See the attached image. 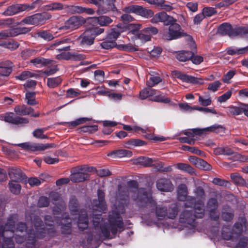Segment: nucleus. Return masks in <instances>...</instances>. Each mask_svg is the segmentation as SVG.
<instances>
[{
	"label": "nucleus",
	"instance_id": "20e7f679",
	"mask_svg": "<svg viewBox=\"0 0 248 248\" xmlns=\"http://www.w3.org/2000/svg\"><path fill=\"white\" fill-rule=\"evenodd\" d=\"M247 31V29L245 27L232 29L231 26L226 23L221 24L218 29V31L220 33L228 34L230 37L243 35Z\"/></svg>",
	"mask_w": 248,
	"mask_h": 248
},
{
	"label": "nucleus",
	"instance_id": "72a5a7b5",
	"mask_svg": "<svg viewBox=\"0 0 248 248\" xmlns=\"http://www.w3.org/2000/svg\"><path fill=\"white\" fill-rule=\"evenodd\" d=\"M63 9V5L60 2H53L44 6V9L47 11H59Z\"/></svg>",
	"mask_w": 248,
	"mask_h": 248
},
{
	"label": "nucleus",
	"instance_id": "37998d69",
	"mask_svg": "<svg viewBox=\"0 0 248 248\" xmlns=\"http://www.w3.org/2000/svg\"><path fill=\"white\" fill-rule=\"evenodd\" d=\"M161 81V79L159 77L151 75L150 78L147 81V85L149 87H153L159 83Z\"/></svg>",
	"mask_w": 248,
	"mask_h": 248
},
{
	"label": "nucleus",
	"instance_id": "49530a36",
	"mask_svg": "<svg viewBox=\"0 0 248 248\" xmlns=\"http://www.w3.org/2000/svg\"><path fill=\"white\" fill-rule=\"evenodd\" d=\"M152 101L158 102H162L164 103H168L170 102V99L166 97L163 93H160L158 95H155L152 99Z\"/></svg>",
	"mask_w": 248,
	"mask_h": 248
},
{
	"label": "nucleus",
	"instance_id": "c85d7f7f",
	"mask_svg": "<svg viewBox=\"0 0 248 248\" xmlns=\"http://www.w3.org/2000/svg\"><path fill=\"white\" fill-rule=\"evenodd\" d=\"M123 128L125 130L128 131H135V132H140L142 134H145L147 132H150V129L148 127L143 128L137 125H124Z\"/></svg>",
	"mask_w": 248,
	"mask_h": 248
},
{
	"label": "nucleus",
	"instance_id": "bb28decb",
	"mask_svg": "<svg viewBox=\"0 0 248 248\" xmlns=\"http://www.w3.org/2000/svg\"><path fill=\"white\" fill-rule=\"evenodd\" d=\"M217 201L215 198H212L208 202V208L210 211V217L213 220H217L218 218V214L215 212L217 207Z\"/></svg>",
	"mask_w": 248,
	"mask_h": 248
},
{
	"label": "nucleus",
	"instance_id": "aec40b11",
	"mask_svg": "<svg viewBox=\"0 0 248 248\" xmlns=\"http://www.w3.org/2000/svg\"><path fill=\"white\" fill-rule=\"evenodd\" d=\"M115 1L116 0H106V2H104V4H102L101 8L97 11V12L105 14L109 11H112L119 14L120 12L117 9L114 4Z\"/></svg>",
	"mask_w": 248,
	"mask_h": 248
},
{
	"label": "nucleus",
	"instance_id": "052dcab7",
	"mask_svg": "<svg viewBox=\"0 0 248 248\" xmlns=\"http://www.w3.org/2000/svg\"><path fill=\"white\" fill-rule=\"evenodd\" d=\"M83 7L81 6H70L69 7V10L72 14H82L83 13Z\"/></svg>",
	"mask_w": 248,
	"mask_h": 248
},
{
	"label": "nucleus",
	"instance_id": "69168bd1",
	"mask_svg": "<svg viewBox=\"0 0 248 248\" xmlns=\"http://www.w3.org/2000/svg\"><path fill=\"white\" fill-rule=\"evenodd\" d=\"M34 137L36 138L44 139L47 138V137L44 134V130L42 129H38L34 130L33 132Z\"/></svg>",
	"mask_w": 248,
	"mask_h": 248
},
{
	"label": "nucleus",
	"instance_id": "a18cd8bd",
	"mask_svg": "<svg viewBox=\"0 0 248 248\" xmlns=\"http://www.w3.org/2000/svg\"><path fill=\"white\" fill-rule=\"evenodd\" d=\"M231 177L232 181L237 185L242 186L246 183L245 180L237 173L231 174Z\"/></svg>",
	"mask_w": 248,
	"mask_h": 248
},
{
	"label": "nucleus",
	"instance_id": "473e14b6",
	"mask_svg": "<svg viewBox=\"0 0 248 248\" xmlns=\"http://www.w3.org/2000/svg\"><path fill=\"white\" fill-rule=\"evenodd\" d=\"M192 56V52L186 51H181L178 52L176 55L177 59L182 62H185L190 60Z\"/></svg>",
	"mask_w": 248,
	"mask_h": 248
},
{
	"label": "nucleus",
	"instance_id": "864d4df0",
	"mask_svg": "<svg viewBox=\"0 0 248 248\" xmlns=\"http://www.w3.org/2000/svg\"><path fill=\"white\" fill-rule=\"evenodd\" d=\"M94 76L95 79L99 82H102L105 79L104 72L101 70H97L94 72Z\"/></svg>",
	"mask_w": 248,
	"mask_h": 248
},
{
	"label": "nucleus",
	"instance_id": "b1692460",
	"mask_svg": "<svg viewBox=\"0 0 248 248\" xmlns=\"http://www.w3.org/2000/svg\"><path fill=\"white\" fill-rule=\"evenodd\" d=\"M9 176L11 182L16 183L23 181L25 175L20 169H12L9 172Z\"/></svg>",
	"mask_w": 248,
	"mask_h": 248
},
{
	"label": "nucleus",
	"instance_id": "774afa93",
	"mask_svg": "<svg viewBox=\"0 0 248 248\" xmlns=\"http://www.w3.org/2000/svg\"><path fill=\"white\" fill-rule=\"evenodd\" d=\"M192 62L195 64H200L203 60V57L199 55H195L192 53V56L190 59Z\"/></svg>",
	"mask_w": 248,
	"mask_h": 248
},
{
	"label": "nucleus",
	"instance_id": "0eeeda50",
	"mask_svg": "<svg viewBox=\"0 0 248 248\" xmlns=\"http://www.w3.org/2000/svg\"><path fill=\"white\" fill-rule=\"evenodd\" d=\"M197 192L198 193L197 198L199 199V196L200 197L199 199L198 200L197 203H195L193 205V216L196 218H202L203 217L204 215V209L203 208L204 191L202 188H198L197 189Z\"/></svg>",
	"mask_w": 248,
	"mask_h": 248
},
{
	"label": "nucleus",
	"instance_id": "dca6fc26",
	"mask_svg": "<svg viewBox=\"0 0 248 248\" xmlns=\"http://www.w3.org/2000/svg\"><path fill=\"white\" fill-rule=\"evenodd\" d=\"M166 211V208L161 205H159L156 207L155 213L159 219H161L162 217H165L166 216L170 218H173L177 213L176 208L169 209V215L167 214Z\"/></svg>",
	"mask_w": 248,
	"mask_h": 248
},
{
	"label": "nucleus",
	"instance_id": "680f3d73",
	"mask_svg": "<svg viewBox=\"0 0 248 248\" xmlns=\"http://www.w3.org/2000/svg\"><path fill=\"white\" fill-rule=\"evenodd\" d=\"M216 13V11L214 8L205 7L204 8L202 11V14L204 16H211Z\"/></svg>",
	"mask_w": 248,
	"mask_h": 248
},
{
	"label": "nucleus",
	"instance_id": "f03ea898",
	"mask_svg": "<svg viewBox=\"0 0 248 248\" xmlns=\"http://www.w3.org/2000/svg\"><path fill=\"white\" fill-rule=\"evenodd\" d=\"M128 185V187L123 186H119L118 198L122 201L121 203L125 204L130 195L139 205L143 206V202L151 204L154 202L151 197L150 191H145L143 188H138V184L136 181L129 182Z\"/></svg>",
	"mask_w": 248,
	"mask_h": 248
},
{
	"label": "nucleus",
	"instance_id": "2f4dec72",
	"mask_svg": "<svg viewBox=\"0 0 248 248\" xmlns=\"http://www.w3.org/2000/svg\"><path fill=\"white\" fill-rule=\"evenodd\" d=\"M34 15L35 21L37 25L43 24L45 21L51 18L50 14L46 13L42 14H37Z\"/></svg>",
	"mask_w": 248,
	"mask_h": 248
},
{
	"label": "nucleus",
	"instance_id": "0e129e2a",
	"mask_svg": "<svg viewBox=\"0 0 248 248\" xmlns=\"http://www.w3.org/2000/svg\"><path fill=\"white\" fill-rule=\"evenodd\" d=\"M199 95V102L200 104L204 106H207L211 105L212 101L210 97L207 98H203L201 95Z\"/></svg>",
	"mask_w": 248,
	"mask_h": 248
},
{
	"label": "nucleus",
	"instance_id": "338daca9",
	"mask_svg": "<svg viewBox=\"0 0 248 248\" xmlns=\"http://www.w3.org/2000/svg\"><path fill=\"white\" fill-rule=\"evenodd\" d=\"M235 71L233 70H230L228 71L224 76L222 78L223 81L225 83H229V80L234 76Z\"/></svg>",
	"mask_w": 248,
	"mask_h": 248
},
{
	"label": "nucleus",
	"instance_id": "de8ad7c7",
	"mask_svg": "<svg viewBox=\"0 0 248 248\" xmlns=\"http://www.w3.org/2000/svg\"><path fill=\"white\" fill-rule=\"evenodd\" d=\"M176 167L178 169L188 172L190 174H193L194 172V169L189 165L185 163H178L176 165Z\"/></svg>",
	"mask_w": 248,
	"mask_h": 248
},
{
	"label": "nucleus",
	"instance_id": "393cba45",
	"mask_svg": "<svg viewBox=\"0 0 248 248\" xmlns=\"http://www.w3.org/2000/svg\"><path fill=\"white\" fill-rule=\"evenodd\" d=\"M13 63L10 61H5L0 62V75L8 76L12 71Z\"/></svg>",
	"mask_w": 248,
	"mask_h": 248
},
{
	"label": "nucleus",
	"instance_id": "3c124183",
	"mask_svg": "<svg viewBox=\"0 0 248 248\" xmlns=\"http://www.w3.org/2000/svg\"><path fill=\"white\" fill-rule=\"evenodd\" d=\"M9 187L11 191L14 194H17L20 192L21 186L16 182H10Z\"/></svg>",
	"mask_w": 248,
	"mask_h": 248
},
{
	"label": "nucleus",
	"instance_id": "f3484780",
	"mask_svg": "<svg viewBox=\"0 0 248 248\" xmlns=\"http://www.w3.org/2000/svg\"><path fill=\"white\" fill-rule=\"evenodd\" d=\"M34 8L33 5L30 6L26 4H15L9 6L4 12V14L7 16L14 15L18 12L23 11L27 9H32Z\"/></svg>",
	"mask_w": 248,
	"mask_h": 248
},
{
	"label": "nucleus",
	"instance_id": "5701e85b",
	"mask_svg": "<svg viewBox=\"0 0 248 248\" xmlns=\"http://www.w3.org/2000/svg\"><path fill=\"white\" fill-rule=\"evenodd\" d=\"M189 161L198 168L205 170H209L211 166L203 159L199 158L195 156H190L188 158Z\"/></svg>",
	"mask_w": 248,
	"mask_h": 248
},
{
	"label": "nucleus",
	"instance_id": "603ef678",
	"mask_svg": "<svg viewBox=\"0 0 248 248\" xmlns=\"http://www.w3.org/2000/svg\"><path fill=\"white\" fill-rule=\"evenodd\" d=\"M1 45L3 46L4 47L11 50L16 49L19 46L18 43L14 41L6 42Z\"/></svg>",
	"mask_w": 248,
	"mask_h": 248
},
{
	"label": "nucleus",
	"instance_id": "7c9ffc66",
	"mask_svg": "<svg viewBox=\"0 0 248 248\" xmlns=\"http://www.w3.org/2000/svg\"><path fill=\"white\" fill-rule=\"evenodd\" d=\"M187 190L185 185H180L177 189V198L179 201H185L186 198Z\"/></svg>",
	"mask_w": 248,
	"mask_h": 248
},
{
	"label": "nucleus",
	"instance_id": "39448f33",
	"mask_svg": "<svg viewBox=\"0 0 248 248\" xmlns=\"http://www.w3.org/2000/svg\"><path fill=\"white\" fill-rule=\"evenodd\" d=\"M123 11L127 13H133L145 18H149L154 15V12L140 5H129L125 7Z\"/></svg>",
	"mask_w": 248,
	"mask_h": 248
},
{
	"label": "nucleus",
	"instance_id": "09e8293b",
	"mask_svg": "<svg viewBox=\"0 0 248 248\" xmlns=\"http://www.w3.org/2000/svg\"><path fill=\"white\" fill-rule=\"evenodd\" d=\"M124 95L121 93H116L114 92L109 93L108 95V99L114 102H119L122 99Z\"/></svg>",
	"mask_w": 248,
	"mask_h": 248
},
{
	"label": "nucleus",
	"instance_id": "1a4fd4ad",
	"mask_svg": "<svg viewBox=\"0 0 248 248\" xmlns=\"http://www.w3.org/2000/svg\"><path fill=\"white\" fill-rule=\"evenodd\" d=\"M10 226L7 224L5 226V230L3 232L2 235L0 234V248H14V243L11 238H6L5 235H7L9 231L11 233L13 230V223L12 222L9 223Z\"/></svg>",
	"mask_w": 248,
	"mask_h": 248
},
{
	"label": "nucleus",
	"instance_id": "c756f323",
	"mask_svg": "<svg viewBox=\"0 0 248 248\" xmlns=\"http://www.w3.org/2000/svg\"><path fill=\"white\" fill-rule=\"evenodd\" d=\"M34 109L31 108H27L25 106H16L15 108V111L18 115H29L33 111Z\"/></svg>",
	"mask_w": 248,
	"mask_h": 248
},
{
	"label": "nucleus",
	"instance_id": "2eb2a0df",
	"mask_svg": "<svg viewBox=\"0 0 248 248\" xmlns=\"http://www.w3.org/2000/svg\"><path fill=\"white\" fill-rule=\"evenodd\" d=\"M71 213L73 216H77L78 215V225L79 229L82 230L87 228L88 226V220L87 218V213L85 211H81L79 214L78 210H71Z\"/></svg>",
	"mask_w": 248,
	"mask_h": 248
},
{
	"label": "nucleus",
	"instance_id": "9b49d317",
	"mask_svg": "<svg viewBox=\"0 0 248 248\" xmlns=\"http://www.w3.org/2000/svg\"><path fill=\"white\" fill-rule=\"evenodd\" d=\"M157 32L158 30L155 27H149L142 30L140 33L136 34V38L142 43H145L150 41L152 36Z\"/></svg>",
	"mask_w": 248,
	"mask_h": 248
},
{
	"label": "nucleus",
	"instance_id": "4be33fe9",
	"mask_svg": "<svg viewBox=\"0 0 248 248\" xmlns=\"http://www.w3.org/2000/svg\"><path fill=\"white\" fill-rule=\"evenodd\" d=\"M78 38L80 40V44L82 46L91 45L94 40L89 30L84 31Z\"/></svg>",
	"mask_w": 248,
	"mask_h": 248
},
{
	"label": "nucleus",
	"instance_id": "412c9836",
	"mask_svg": "<svg viewBox=\"0 0 248 248\" xmlns=\"http://www.w3.org/2000/svg\"><path fill=\"white\" fill-rule=\"evenodd\" d=\"M156 186L158 190L161 191H171L173 186L171 182L166 179H160L156 182Z\"/></svg>",
	"mask_w": 248,
	"mask_h": 248
},
{
	"label": "nucleus",
	"instance_id": "f257e3e1",
	"mask_svg": "<svg viewBox=\"0 0 248 248\" xmlns=\"http://www.w3.org/2000/svg\"><path fill=\"white\" fill-rule=\"evenodd\" d=\"M97 194L98 201L93 202V223L95 231L99 230V232H96V235L93 234L92 238L88 237L87 241L89 243H91L92 240L97 242L103 237L111 239L116 235L118 231H122L124 227L122 219L120 216V214L124 213L123 209L121 211L118 209L117 212H113L109 217L108 223L105 219L101 218L100 214L106 211V206L104 200V192L101 190H98Z\"/></svg>",
	"mask_w": 248,
	"mask_h": 248
},
{
	"label": "nucleus",
	"instance_id": "4c0bfd02",
	"mask_svg": "<svg viewBox=\"0 0 248 248\" xmlns=\"http://www.w3.org/2000/svg\"><path fill=\"white\" fill-rule=\"evenodd\" d=\"M27 103L29 105H35L38 103L35 100V93L34 92H28L26 94Z\"/></svg>",
	"mask_w": 248,
	"mask_h": 248
},
{
	"label": "nucleus",
	"instance_id": "cd10ccee",
	"mask_svg": "<svg viewBox=\"0 0 248 248\" xmlns=\"http://www.w3.org/2000/svg\"><path fill=\"white\" fill-rule=\"evenodd\" d=\"M90 18L93 20V21L97 22L101 26H107L113 22L112 19L106 16L92 17Z\"/></svg>",
	"mask_w": 248,
	"mask_h": 248
},
{
	"label": "nucleus",
	"instance_id": "8fccbe9b",
	"mask_svg": "<svg viewBox=\"0 0 248 248\" xmlns=\"http://www.w3.org/2000/svg\"><path fill=\"white\" fill-rule=\"evenodd\" d=\"M142 25L140 24H130L127 28L133 34H137V32L141 28Z\"/></svg>",
	"mask_w": 248,
	"mask_h": 248
},
{
	"label": "nucleus",
	"instance_id": "e433bc0d",
	"mask_svg": "<svg viewBox=\"0 0 248 248\" xmlns=\"http://www.w3.org/2000/svg\"><path fill=\"white\" fill-rule=\"evenodd\" d=\"M248 51V46L243 48H229L227 49V53L229 55H234L236 54H243Z\"/></svg>",
	"mask_w": 248,
	"mask_h": 248
},
{
	"label": "nucleus",
	"instance_id": "4d7b16f0",
	"mask_svg": "<svg viewBox=\"0 0 248 248\" xmlns=\"http://www.w3.org/2000/svg\"><path fill=\"white\" fill-rule=\"evenodd\" d=\"M81 92L78 89L71 88L67 91V95L69 97H75L80 94Z\"/></svg>",
	"mask_w": 248,
	"mask_h": 248
},
{
	"label": "nucleus",
	"instance_id": "a878e982",
	"mask_svg": "<svg viewBox=\"0 0 248 248\" xmlns=\"http://www.w3.org/2000/svg\"><path fill=\"white\" fill-rule=\"evenodd\" d=\"M132 155L131 151L125 149L113 151L108 154V156L113 158L131 157Z\"/></svg>",
	"mask_w": 248,
	"mask_h": 248
},
{
	"label": "nucleus",
	"instance_id": "9d476101",
	"mask_svg": "<svg viewBox=\"0 0 248 248\" xmlns=\"http://www.w3.org/2000/svg\"><path fill=\"white\" fill-rule=\"evenodd\" d=\"M85 22V19L81 16H73L65 22L64 25L61 27L60 29L74 30L79 28Z\"/></svg>",
	"mask_w": 248,
	"mask_h": 248
},
{
	"label": "nucleus",
	"instance_id": "5fc2aeb1",
	"mask_svg": "<svg viewBox=\"0 0 248 248\" xmlns=\"http://www.w3.org/2000/svg\"><path fill=\"white\" fill-rule=\"evenodd\" d=\"M76 218V217H72L71 218H62L61 220V223L62 224V228L64 230V227H66L69 230L70 228V224L72 223V220H74Z\"/></svg>",
	"mask_w": 248,
	"mask_h": 248
},
{
	"label": "nucleus",
	"instance_id": "c03bdc74",
	"mask_svg": "<svg viewBox=\"0 0 248 248\" xmlns=\"http://www.w3.org/2000/svg\"><path fill=\"white\" fill-rule=\"evenodd\" d=\"M37 34L38 37L46 41H50L54 38V36L51 33L46 31H39Z\"/></svg>",
	"mask_w": 248,
	"mask_h": 248
},
{
	"label": "nucleus",
	"instance_id": "f704fd0d",
	"mask_svg": "<svg viewBox=\"0 0 248 248\" xmlns=\"http://www.w3.org/2000/svg\"><path fill=\"white\" fill-rule=\"evenodd\" d=\"M49 62L48 60L45 59L41 57L36 58L31 60V63L37 67H41L44 66Z\"/></svg>",
	"mask_w": 248,
	"mask_h": 248
},
{
	"label": "nucleus",
	"instance_id": "6ab92c4d",
	"mask_svg": "<svg viewBox=\"0 0 248 248\" xmlns=\"http://www.w3.org/2000/svg\"><path fill=\"white\" fill-rule=\"evenodd\" d=\"M224 128L222 126L218 124H215L209 127L203 128H194L192 129L193 132L197 135H201L205 132H222Z\"/></svg>",
	"mask_w": 248,
	"mask_h": 248
},
{
	"label": "nucleus",
	"instance_id": "4468645a",
	"mask_svg": "<svg viewBox=\"0 0 248 248\" xmlns=\"http://www.w3.org/2000/svg\"><path fill=\"white\" fill-rule=\"evenodd\" d=\"M0 120L15 124H27L29 122L27 118L16 116L13 113H8L5 115L0 116Z\"/></svg>",
	"mask_w": 248,
	"mask_h": 248
},
{
	"label": "nucleus",
	"instance_id": "13d9d810",
	"mask_svg": "<svg viewBox=\"0 0 248 248\" xmlns=\"http://www.w3.org/2000/svg\"><path fill=\"white\" fill-rule=\"evenodd\" d=\"M98 130V126L96 125H86L81 128V130L84 132L93 133Z\"/></svg>",
	"mask_w": 248,
	"mask_h": 248
},
{
	"label": "nucleus",
	"instance_id": "ddd939ff",
	"mask_svg": "<svg viewBox=\"0 0 248 248\" xmlns=\"http://www.w3.org/2000/svg\"><path fill=\"white\" fill-rule=\"evenodd\" d=\"M172 75L183 82L193 84H203V80L201 78H197L191 76H188L178 71H174L172 72Z\"/></svg>",
	"mask_w": 248,
	"mask_h": 248
},
{
	"label": "nucleus",
	"instance_id": "c9c22d12",
	"mask_svg": "<svg viewBox=\"0 0 248 248\" xmlns=\"http://www.w3.org/2000/svg\"><path fill=\"white\" fill-rule=\"evenodd\" d=\"M146 145V142L139 139H132L126 143L128 148H131L135 146H142Z\"/></svg>",
	"mask_w": 248,
	"mask_h": 248
},
{
	"label": "nucleus",
	"instance_id": "58836bf2",
	"mask_svg": "<svg viewBox=\"0 0 248 248\" xmlns=\"http://www.w3.org/2000/svg\"><path fill=\"white\" fill-rule=\"evenodd\" d=\"M116 45V42L107 37L106 39L101 44L102 47L106 49L111 48Z\"/></svg>",
	"mask_w": 248,
	"mask_h": 248
},
{
	"label": "nucleus",
	"instance_id": "ea45409f",
	"mask_svg": "<svg viewBox=\"0 0 248 248\" xmlns=\"http://www.w3.org/2000/svg\"><path fill=\"white\" fill-rule=\"evenodd\" d=\"M155 95V91L152 89H145L140 93V97L141 99H145L148 96Z\"/></svg>",
	"mask_w": 248,
	"mask_h": 248
},
{
	"label": "nucleus",
	"instance_id": "a211bd4d",
	"mask_svg": "<svg viewBox=\"0 0 248 248\" xmlns=\"http://www.w3.org/2000/svg\"><path fill=\"white\" fill-rule=\"evenodd\" d=\"M175 21L174 18L168 16L164 12H160L155 14L151 19V22L156 23L159 22H164L166 25H169Z\"/></svg>",
	"mask_w": 248,
	"mask_h": 248
},
{
	"label": "nucleus",
	"instance_id": "6e6552de",
	"mask_svg": "<svg viewBox=\"0 0 248 248\" xmlns=\"http://www.w3.org/2000/svg\"><path fill=\"white\" fill-rule=\"evenodd\" d=\"M17 145L25 150L32 152L44 151L46 149L54 147V145L52 144L46 143L43 144L30 142L19 143Z\"/></svg>",
	"mask_w": 248,
	"mask_h": 248
},
{
	"label": "nucleus",
	"instance_id": "e2e57ef3",
	"mask_svg": "<svg viewBox=\"0 0 248 248\" xmlns=\"http://www.w3.org/2000/svg\"><path fill=\"white\" fill-rule=\"evenodd\" d=\"M221 82L219 81H216L208 85V89L213 92H216L221 86Z\"/></svg>",
	"mask_w": 248,
	"mask_h": 248
},
{
	"label": "nucleus",
	"instance_id": "f8f14e48",
	"mask_svg": "<svg viewBox=\"0 0 248 248\" xmlns=\"http://www.w3.org/2000/svg\"><path fill=\"white\" fill-rule=\"evenodd\" d=\"M88 169L87 167H79L70 175V179L74 182H81L89 177Z\"/></svg>",
	"mask_w": 248,
	"mask_h": 248
},
{
	"label": "nucleus",
	"instance_id": "6e6d98bb",
	"mask_svg": "<svg viewBox=\"0 0 248 248\" xmlns=\"http://www.w3.org/2000/svg\"><path fill=\"white\" fill-rule=\"evenodd\" d=\"M145 137L150 140H153L155 141H162L166 140V139L161 136H154L152 134H146Z\"/></svg>",
	"mask_w": 248,
	"mask_h": 248
},
{
	"label": "nucleus",
	"instance_id": "79ce46f5",
	"mask_svg": "<svg viewBox=\"0 0 248 248\" xmlns=\"http://www.w3.org/2000/svg\"><path fill=\"white\" fill-rule=\"evenodd\" d=\"M227 109L229 114L234 115H238L243 112V105L241 107L231 106L228 107Z\"/></svg>",
	"mask_w": 248,
	"mask_h": 248
},
{
	"label": "nucleus",
	"instance_id": "a19ab883",
	"mask_svg": "<svg viewBox=\"0 0 248 248\" xmlns=\"http://www.w3.org/2000/svg\"><path fill=\"white\" fill-rule=\"evenodd\" d=\"M62 79L59 77L48 78L47 79V85L50 88H55L58 86L61 82Z\"/></svg>",
	"mask_w": 248,
	"mask_h": 248
},
{
	"label": "nucleus",
	"instance_id": "bf43d9fd",
	"mask_svg": "<svg viewBox=\"0 0 248 248\" xmlns=\"http://www.w3.org/2000/svg\"><path fill=\"white\" fill-rule=\"evenodd\" d=\"M232 94V92L231 91H228L222 95L219 96L217 98V101L220 103L225 102L231 97Z\"/></svg>",
	"mask_w": 248,
	"mask_h": 248
},
{
	"label": "nucleus",
	"instance_id": "423d86ee",
	"mask_svg": "<svg viewBox=\"0 0 248 248\" xmlns=\"http://www.w3.org/2000/svg\"><path fill=\"white\" fill-rule=\"evenodd\" d=\"M170 24L168 31L163 34L165 39L171 40L177 39L184 35V33L178 24L173 22Z\"/></svg>",
	"mask_w": 248,
	"mask_h": 248
},
{
	"label": "nucleus",
	"instance_id": "7ed1b4c3",
	"mask_svg": "<svg viewBox=\"0 0 248 248\" xmlns=\"http://www.w3.org/2000/svg\"><path fill=\"white\" fill-rule=\"evenodd\" d=\"M71 42L69 39H64L61 40H57L51 45V47H56V49L62 52L58 54L56 56L59 60H68L70 58V54L69 52H66V51L69 50L70 46L67 45Z\"/></svg>",
	"mask_w": 248,
	"mask_h": 248
}]
</instances>
